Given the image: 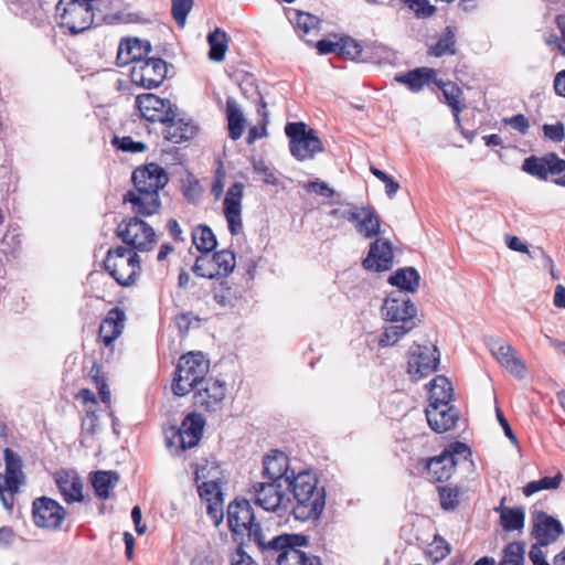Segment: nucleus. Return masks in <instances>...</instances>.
I'll use <instances>...</instances> for the list:
<instances>
[{
    "instance_id": "nucleus-2",
    "label": "nucleus",
    "mask_w": 565,
    "mask_h": 565,
    "mask_svg": "<svg viewBox=\"0 0 565 565\" xmlns=\"http://www.w3.org/2000/svg\"><path fill=\"white\" fill-rule=\"evenodd\" d=\"M291 490L295 503L290 502V512L296 520H316L326 505V492L319 487L317 476L309 470L295 472L286 483Z\"/></svg>"
},
{
    "instance_id": "nucleus-16",
    "label": "nucleus",
    "mask_w": 565,
    "mask_h": 565,
    "mask_svg": "<svg viewBox=\"0 0 565 565\" xmlns=\"http://www.w3.org/2000/svg\"><path fill=\"white\" fill-rule=\"evenodd\" d=\"M250 539L256 543L258 548L266 557L279 555L284 550H288L289 545H305L307 539L299 534H281L273 537H267L264 534L262 526H256V530L250 532Z\"/></svg>"
},
{
    "instance_id": "nucleus-8",
    "label": "nucleus",
    "mask_w": 565,
    "mask_h": 565,
    "mask_svg": "<svg viewBox=\"0 0 565 565\" xmlns=\"http://www.w3.org/2000/svg\"><path fill=\"white\" fill-rule=\"evenodd\" d=\"M285 134L289 138L291 154L299 161L312 159L317 153L323 151V146L316 130L309 128L305 122H288Z\"/></svg>"
},
{
    "instance_id": "nucleus-33",
    "label": "nucleus",
    "mask_w": 565,
    "mask_h": 565,
    "mask_svg": "<svg viewBox=\"0 0 565 565\" xmlns=\"http://www.w3.org/2000/svg\"><path fill=\"white\" fill-rule=\"evenodd\" d=\"M90 481L95 494L99 499L106 500L119 482V476L114 471H96L90 475Z\"/></svg>"
},
{
    "instance_id": "nucleus-14",
    "label": "nucleus",
    "mask_w": 565,
    "mask_h": 565,
    "mask_svg": "<svg viewBox=\"0 0 565 565\" xmlns=\"http://www.w3.org/2000/svg\"><path fill=\"white\" fill-rule=\"evenodd\" d=\"M439 358L435 345H415L408 353L407 373L417 382L437 370Z\"/></svg>"
},
{
    "instance_id": "nucleus-4",
    "label": "nucleus",
    "mask_w": 565,
    "mask_h": 565,
    "mask_svg": "<svg viewBox=\"0 0 565 565\" xmlns=\"http://www.w3.org/2000/svg\"><path fill=\"white\" fill-rule=\"evenodd\" d=\"M194 473L200 498L206 503V512L213 523L218 525L224 518V500L217 477L218 468L213 462H206L205 466L196 467Z\"/></svg>"
},
{
    "instance_id": "nucleus-49",
    "label": "nucleus",
    "mask_w": 565,
    "mask_h": 565,
    "mask_svg": "<svg viewBox=\"0 0 565 565\" xmlns=\"http://www.w3.org/2000/svg\"><path fill=\"white\" fill-rule=\"evenodd\" d=\"M460 492L458 488L445 486L439 488L440 505L444 510H454L459 502Z\"/></svg>"
},
{
    "instance_id": "nucleus-35",
    "label": "nucleus",
    "mask_w": 565,
    "mask_h": 565,
    "mask_svg": "<svg viewBox=\"0 0 565 565\" xmlns=\"http://www.w3.org/2000/svg\"><path fill=\"white\" fill-rule=\"evenodd\" d=\"M429 405L449 404L452 397V385L450 381L443 375L436 376L428 384Z\"/></svg>"
},
{
    "instance_id": "nucleus-52",
    "label": "nucleus",
    "mask_w": 565,
    "mask_h": 565,
    "mask_svg": "<svg viewBox=\"0 0 565 565\" xmlns=\"http://www.w3.org/2000/svg\"><path fill=\"white\" fill-rule=\"evenodd\" d=\"M358 206L359 205H356V204L345 203V204L340 205L337 209H333L330 212V215L338 221H348V222L352 223V221L356 220Z\"/></svg>"
},
{
    "instance_id": "nucleus-20",
    "label": "nucleus",
    "mask_w": 565,
    "mask_h": 565,
    "mask_svg": "<svg viewBox=\"0 0 565 565\" xmlns=\"http://www.w3.org/2000/svg\"><path fill=\"white\" fill-rule=\"evenodd\" d=\"M244 185L239 182L231 185L223 201V211L232 235H237L243 231L242 221V200Z\"/></svg>"
},
{
    "instance_id": "nucleus-51",
    "label": "nucleus",
    "mask_w": 565,
    "mask_h": 565,
    "mask_svg": "<svg viewBox=\"0 0 565 565\" xmlns=\"http://www.w3.org/2000/svg\"><path fill=\"white\" fill-rule=\"evenodd\" d=\"M183 195L192 202H195L198 199H200L202 194V186L200 185V182L193 178L191 173L186 171V180L184 181V184L182 186Z\"/></svg>"
},
{
    "instance_id": "nucleus-55",
    "label": "nucleus",
    "mask_w": 565,
    "mask_h": 565,
    "mask_svg": "<svg viewBox=\"0 0 565 565\" xmlns=\"http://www.w3.org/2000/svg\"><path fill=\"white\" fill-rule=\"evenodd\" d=\"M403 2L418 17H429L434 13V8L427 0H403Z\"/></svg>"
},
{
    "instance_id": "nucleus-3",
    "label": "nucleus",
    "mask_w": 565,
    "mask_h": 565,
    "mask_svg": "<svg viewBox=\"0 0 565 565\" xmlns=\"http://www.w3.org/2000/svg\"><path fill=\"white\" fill-rule=\"evenodd\" d=\"M136 106L142 118L159 125L156 132L161 138L162 151H170L171 148L166 147V143H173L177 137V113L171 102L147 93L137 96Z\"/></svg>"
},
{
    "instance_id": "nucleus-48",
    "label": "nucleus",
    "mask_w": 565,
    "mask_h": 565,
    "mask_svg": "<svg viewBox=\"0 0 565 565\" xmlns=\"http://www.w3.org/2000/svg\"><path fill=\"white\" fill-rule=\"evenodd\" d=\"M113 145L124 152L131 153L145 152L148 149V146L145 142L136 141L129 136L114 137Z\"/></svg>"
},
{
    "instance_id": "nucleus-57",
    "label": "nucleus",
    "mask_w": 565,
    "mask_h": 565,
    "mask_svg": "<svg viewBox=\"0 0 565 565\" xmlns=\"http://www.w3.org/2000/svg\"><path fill=\"white\" fill-rule=\"evenodd\" d=\"M503 122L523 135L526 134L530 127L527 118L522 114L504 118Z\"/></svg>"
},
{
    "instance_id": "nucleus-6",
    "label": "nucleus",
    "mask_w": 565,
    "mask_h": 565,
    "mask_svg": "<svg viewBox=\"0 0 565 565\" xmlns=\"http://www.w3.org/2000/svg\"><path fill=\"white\" fill-rule=\"evenodd\" d=\"M249 492L254 503L265 511L273 512L278 518L291 514L290 498L284 492L282 483L269 480L255 482Z\"/></svg>"
},
{
    "instance_id": "nucleus-28",
    "label": "nucleus",
    "mask_w": 565,
    "mask_h": 565,
    "mask_svg": "<svg viewBox=\"0 0 565 565\" xmlns=\"http://www.w3.org/2000/svg\"><path fill=\"white\" fill-rule=\"evenodd\" d=\"M150 50L151 46L148 41L137 38L121 40L117 51V65H135V63H137L139 60L145 58Z\"/></svg>"
},
{
    "instance_id": "nucleus-26",
    "label": "nucleus",
    "mask_w": 565,
    "mask_h": 565,
    "mask_svg": "<svg viewBox=\"0 0 565 565\" xmlns=\"http://www.w3.org/2000/svg\"><path fill=\"white\" fill-rule=\"evenodd\" d=\"M205 424V418L199 413L185 416L179 427V447L182 449L195 447L202 438Z\"/></svg>"
},
{
    "instance_id": "nucleus-37",
    "label": "nucleus",
    "mask_w": 565,
    "mask_h": 565,
    "mask_svg": "<svg viewBox=\"0 0 565 565\" xmlns=\"http://www.w3.org/2000/svg\"><path fill=\"white\" fill-rule=\"evenodd\" d=\"M207 43L210 45L209 58L214 62H222L225 58L228 49L227 34L221 29L216 28L207 35Z\"/></svg>"
},
{
    "instance_id": "nucleus-59",
    "label": "nucleus",
    "mask_w": 565,
    "mask_h": 565,
    "mask_svg": "<svg viewBox=\"0 0 565 565\" xmlns=\"http://www.w3.org/2000/svg\"><path fill=\"white\" fill-rule=\"evenodd\" d=\"M548 174H558L565 172V160L558 158L556 153H547Z\"/></svg>"
},
{
    "instance_id": "nucleus-45",
    "label": "nucleus",
    "mask_w": 565,
    "mask_h": 565,
    "mask_svg": "<svg viewBox=\"0 0 565 565\" xmlns=\"http://www.w3.org/2000/svg\"><path fill=\"white\" fill-rule=\"evenodd\" d=\"M455 34L448 29L447 32L429 49V54L440 57L446 54H455Z\"/></svg>"
},
{
    "instance_id": "nucleus-23",
    "label": "nucleus",
    "mask_w": 565,
    "mask_h": 565,
    "mask_svg": "<svg viewBox=\"0 0 565 565\" xmlns=\"http://www.w3.org/2000/svg\"><path fill=\"white\" fill-rule=\"evenodd\" d=\"M394 255L390 241L377 238L370 246L363 267L373 271H385L393 267Z\"/></svg>"
},
{
    "instance_id": "nucleus-25",
    "label": "nucleus",
    "mask_w": 565,
    "mask_h": 565,
    "mask_svg": "<svg viewBox=\"0 0 565 565\" xmlns=\"http://www.w3.org/2000/svg\"><path fill=\"white\" fill-rule=\"evenodd\" d=\"M563 533L561 522L544 512H539L533 519V535L541 546L555 542Z\"/></svg>"
},
{
    "instance_id": "nucleus-19",
    "label": "nucleus",
    "mask_w": 565,
    "mask_h": 565,
    "mask_svg": "<svg viewBox=\"0 0 565 565\" xmlns=\"http://www.w3.org/2000/svg\"><path fill=\"white\" fill-rule=\"evenodd\" d=\"M227 522L233 533L243 534L247 532L250 539V532L260 526L255 522L254 511L247 500H235L227 508Z\"/></svg>"
},
{
    "instance_id": "nucleus-60",
    "label": "nucleus",
    "mask_w": 565,
    "mask_h": 565,
    "mask_svg": "<svg viewBox=\"0 0 565 565\" xmlns=\"http://www.w3.org/2000/svg\"><path fill=\"white\" fill-rule=\"evenodd\" d=\"M201 319L198 316L192 313H184L179 316V330L185 329L189 330L191 328L196 329L200 327Z\"/></svg>"
},
{
    "instance_id": "nucleus-21",
    "label": "nucleus",
    "mask_w": 565,
    "mask_h": 565,
    "mask_svg": "<svg viewBox=\"0 0 565 565\" xmlns=\"http://www.w3.org/2000/svg\"><path fill=\"white\" fill-rule=\"evenodd\" d=\"M382 313L391 322L414 321L416 307L407 295L395 291L385 299Z\"/></svg>"
},
{
    "instance_id": "nucleus-63",
    "label": "nucleus",
    "mask_w": 565,
    "mask_h": 565,
    "mask_svg": "<svg viewBox=\"0 0 565 565\" xmlns=\"http://www.w3.org/2000/svg\"><path fill=\"white\" fill-rule=\"evenodd\" d=\"M193 0H179V29L184 28L186 15L192 10Z\"/></svg>"
},
{
    "instance_id": "nucleus-7",
    "label": "nucleus",
    "mask_w": 565,
    "mask_h": 565,
    "mask_svg": "<svg viewBox=\"0 0 565 565\" xmlns=\"http://www.w3.org/2000/svg\"><path fill=\"white\" fill-rule=\"evenodd\" d=\"M4 472L0 473V501L4 509L11 510L15 494L25 482V475L21 457L9 448L4 449Z\"/></svg>"
},
{
    "instance_id": "nucleus-61",
    "label": "nucleus",
    "mask_w": 565,
    "mask_h": 565,
    "mask_svg": "<svg viewBox=\"0 0 565 565\" xmlns=\"http://www.w3.org/2000/svg\"><path fill=\"white\" fill-rule=\"evenodd\" d=\"M307 189L326 198H331L334 193L333 190L329 188V185L326 182L320 180L309 182L307 184Z\"/></svg>"
},
{
    "instance_id": "nucleus-42",
    "label": "nucleus",
    "mask_w": 565,
    "mask_h": 565,
    "mask_svg": "<svg viewBox=\"0 0 565 565\" xmlns=\"http://www.w3.org/2000/svg\"><path fill=\"white\" fill-rule=\"evenodd\" d=\"M525 512L523 508H511L502 511L500 523L503 530L511 532L524 526Z\"/></svg>"
},
{
    "instance_id": "nucleus-53",
    "label": "nucleus",
    "mask_w": 565,
    "mask_h": 565,
    "mask_svg": "<svg viewBox=\"0 0 565 565\" xmlns=\"http://www.w3.org/2000/svg\"><path fill=\"white\" fill-rule=\"evenodd\" d=\"M253 170L255 173L259 174L263 178V181L267 184L275 185L277 184L278 180L270 167L266 164L264 160H256L254 159L252 161Z\"/></svg>"
},
{
    "instance_id": "nucleus-47",
    "label": "nucleus",
    "mask_w": 565,
    "mask_h": 565,
    "mask_svg": "<svg viewBox=\"0 0 565 565\" xmlns=\"http://www.w3.org/2000/svg\"><path fill=\"white\" fill-rule=\"evenodd\" d=\"M200 132V126L190 117L179 118V143L194 139Z\"/></svg>"
},
{
    "instance_id": "nucleus-9",
    "label": "nucleus",
    "mask_w": 565,
    "mask_h": 565,
    "mask_svg": "<svg viewBox=\"0 0 565 565\" xmlns=\"http://www.w3.org/2000/svg\"><path fill=\"white\" fill-rule=\"evenodd\" d=\"M210 370V362L200 351H191L179 358V396L185 395L203 379Z\"/></svg>"
},
{
    "instance_id": "nucleus-17",
    "label": "nucleus",
    "mask_w": 565,
    "mask_h": 565,
    "mask_svg": "<svg viewBox=\"0 0 565 565\" xmlns=\"http://www.w3.org/2000/svg\"><path fill=\"white\" fill-rule=\"evenodd\" d=\"M489 348L492 356L511 375L520 380L526 376V365L511 344L501 339H492Z\"/></svg>"
},
{
    "instance_id": "nucleus-22",
    "label": "nucleus",
    "mask_w": 565,
    "mask_h": 565,
    "mask_svg": "<svg viewBox=\"0 0 565 565\" xmlns=\"http://www.w3.org/2000/svg\"><path fill=\"white\" fill-rule=\"evenodd\" d=\"M294 473L289 458L282 451L271 450L263 460V477L269 481L287 483Z\"/></svg>"
},
{
    "instance_id": "nucleus-29",
    "label": "nucleus",
    "mask_w": 565,
    "mask_h": 565,
    "mask_svg": "<svg viewBox=\"0 0 565 565\" xmlns=\"http://www.w3.org/2000/svg\"><path fill=\"white\" fill-rule=\"evenodd\" d=\"M355 231L364 238H373L381 232V220L370 205H359L356 220L351 223Z\"/></svg>"
},
{
    "instance_id": "nucleus-32",
    "label": "nucleus",
    "mask_w": 565,
    "mask_h": 565,
    "mask_svg": "<svg viewBox=\"0 0 565 565\" xmlns=\"http://www.w3.org/2000/svg\"><path fill=\"white\" fill-rule=\"evenodd\" d=\"M226 118L230 138L239 139L245 129V118L238 103L233 97L226 99Z\"/></svg>"
},
{
    "instance_id": "nucleus-11",
    "label": "nucleus",
    "mask_w": 565,
    "mask_h": 565,
    "mask_svg": "<svg viewBox=\"0 0 565 565\" xmlns=\"http://www.w3.org/2000/svg\"><path fill=\"white\" fill-rule=\"evenodd\" d=\"M236 258L233 252L223 249L213 255L201 254L192 267L193 273L202 278L215 279L227 277L235 268Z\"/></svg>"
},
{
    "instance_id": "nucleus-36",
    "label": "nucleus",
    "mask_w": 565,
    "mask_h": 565,
    "mask_svg": "<svg viewBox=\"0 0 565 565\" xmlns=\"http://www.w3.org/2000/svg\"><path fill=\"white\" fill-rule=\"evenodd\" d=\"M300 545H289L288 550H284L277 556L278 565H320V559L317 556L308 555L301 550Z\"/></svg>"
},
{
    "instance_id": "nucleus-62",
    "label": "nucleus",
    "mask_w": 565,
    "mask_h": 565,
    "mask_svg": "<svg viewBox=\"0 0 565 565\" xmlns=\"http://www.w3.org/2000/svg\"><path fill=\"white\" fill-rule=\"evenodd\" d=\"M505 243L510 249L520 252V253H526L530 255L531 258H533L526 244H524L518 236L507 235Z\"/></svg>"
},
{
    "instance_id": "nucleus-43",
    "label": "nucleus",
    "mask_w": 565,
    "mask_h": 565,
    "mask_svg": "<svg viewBox=\"0 0 565 565\" xmlns=\"http://www.w3.org/2000/svg\"><path fill=\"white\" fill-rule=\"evenodd\" d=\"M562 480L563 475L557 472L554 477H544L540 480L531 481L523 488V494L531 497L542 490H555L559 487Z\"/></svg>"
},
{
    "instance_id": "nucleus-64",
    "label": "nucleus",
    "mask_w": 565,
    "mask_h": 565,
    "mask_svg": "<svg viewBox=\"0 0 565 565\" xmlns=\"http://www.w3.org/2000/svg\"><path fill=\"white\" fill-rule=\"evenodd\" d=\"M77 399H79L84 405H86V409L93 408L95 411L97 401L94 393L87 388L81 390L77 394Z\"/></svg>"
},
{
    "instance_id": "nucleus-31",
    "label": "nucleus",
    "mask_w": 565,
    "mask_h": 565,
    "mask_svg": "<svg viewBox=\"0 0 565 565\" xmlns=\"http://www.w3.org/2000/svg\"><path fill=\"white\" fill-rule=\"evenodd\" d=\"M436 71L429 67H418L405 74L397 75L395 79L406 85L413 92H419L430 82H436Z\"/></svg>"
},
{
    "instance_id": "nucleus-27",
    "label": "nucleus",
    "mask_w": 565,
    "mask_h": 565,
    "mask_svg": "<svg viewBox=\"0 0 565 565\" xmlns=\"http://www.w3.org/2000/svg\"><path fill=\"white\" fill-rule=\"evenodd\" d=\"M55 482L61 495L67 503L82 502L83 481L75 471L62 470L56 472Z\"/></svg>"
},
{
    "instance_id": "nucleus-15",
    "label": "nucleus",
    "mask_w": 565,
    "mask_h": 565,
    "mask_svg": "<svg viewBox=\"0 0 565 565\" xmlns=\"http://www.w3.org/2000/svg\"><path fill=\"white\" fill-rule=\"evenodd\" d=\"M193 405L211 412L215 411L226 396V384L214 377H205L194 387Z\"/></svg>"
},
{
    "instance_id": "nucleus-5",
    "label": "nucleus",
    "mask_w": 565,
    "mask_h": 565,
    "mask_svg": "<svg viewBox=\"0 0 565 565\" xmlns=\"http://www.w3.org/2000/svg\"><path fill=\"white\" fill-rule=\"evenodd\" d=\"M140 259L136 252L118 246L107 252L105 269L121 286L135 284L140 271Z\"/></svg>"
},
{
    "instance_id": "nucleus-24",
    "label": "nucleus",
    "mask_w": 565,
    "mask_h": 565,
    "mask_svg": "<svg viewBox=\"0 0 565 565\" xmlns=\"http://www.w3.org/2000/svg\"><path fill=\"white\" fill-rule=\"evenodd\" d=\"M425 414L430 428L439 434L452 429L459 418L458 411L449 404L429 405Z\"/></svg>"
},
{
    "instance_id": "nucleus-54",
    "label": "nucleus",
    "mask_w": 565,
    "mask_h": 565,
    "mask_svg": "<svg viewBox=\"0 0 565 565\" xmlns=\"http://www.w3.org/2000/svg\"><path fill=\"white\" fill-rule=\"evenodd\" d=\"M97 416L93 408L86 409V416L82 423L83 440L84 443L88 436H93L96 433Z\"/></svg>"
},
{
    "instance_id": "nucleus-40",
    "label": "nucleus",
    "mask_w": 565,
    "mask_h": 565,
    "mask_svg": "<svg viewBox=\"0 0 565 565\" xmlns=\"http://www.w3.org/2000/svg\"><path fill=\"white\" fill-rule=\"evenodd\" d=\"M192 243L202 254L211 253L216 246V238L207 226H199L192 232Z\"/></svg>"
},
{
    "instance_id": "nucleus-56",
    "label": "nucleus",
    "mask_w": 565,
    "mask_h": 565,
    "mask_svg": "<svg viewBox=\"0 0 565 565\" xmlns=\"http://www.w3.org/2000/svg\"><path fill=\"white\" fill-rule=\"evenodd\" d=\"M231 565H258L242 546H237L230 556Z\"/></svg>"
},
{
    "instance_id": "nucleus-44",
    "label": "nucleus",
    "mask_w": 565,
    "mask_h": 565,
    "mask_svg": "<svg viewBox=\"0 0 565 565\" xmlns=\"http://www.w3.org/2000/svg\"><path fill=\"white\" fill-rule=\"evenodd\" d=\"M522 170L533 177L546 180L548 177L547 154L543 157L531 156L523 161Z\"/></svg>"
},
{
    "instance_id": "nucleus-46",
    "label": "nucleus",
    "mask_w": 565,
    "mask_h": 565,
    "mask_svg": "<svg viewBox=\"0 0 565 565\" xmlns=\"http://www.w3.org/2000/svg\"><path fill=\"white\" fill-rule=\"evenodd\" d=\"M523 545L513 542L505 546L503 556L499 565H523Z\"/></svg>"
},
{
    "instance_id": "nucleus-38",
    "label": "nucleus",
    "mask_w": 565,
    "mask_h": 565,
    "mask_svg": "<svg viewBox=\"0 0 565 565\" xmlns=\"http://www.w3.org/2000/svg\"><path fill=\"white\" fill-rule=\"evenodd\" d=\"M414 321H399L387 327L380 337L379 344L381 347L394 345L402 337L413 330Z\"/></svg>"
},
{
    "instance_id": "nucleus-10",
    "label": "nucleus",
    "mask_w": 565,
    "mask_h": 565,
    "mask_svg": "<svg viewBox=\"0 0 565 565\" xmlns=\"http://www.w3.org/2000/svg\"><path fill=\"white\" fill-rule=\"evenodd\" d=\"M469 448L462 443L451 444L440 455L433 457L426 462V470L429 479L435 482H443L452 476L459 460H468Z\"/></svg>"
},
{
    "instance_id": "nucleus-30",
    "label": "nucleus",
    "mask_w": 565,
    "mask_h": 565,
    "mask_svg": "<svg viewBox=\"0 0 565 565\" xmlns=\"http://www.w3.org/2000/svg\"><path fill=\"white\" fill-rule=\"evenodd\" d=\"M126 321L125 312L119 308L108 311L99 327V339L106 345H110L124 331Z\"/></svg>"
},
{
    "instance_id": "nucleus-1",
    "label": "nucleus",
    "mask_w": 565,
    "mask_h": 565,
    "mask_svg": "<svg viewBox=\"0 0 565 565\" xmlns=\"http://www.w3.org/2000/svg\"><path fill=\"white\" fill-rule=\"evenodd\" d=\"M131 178L135 191H129L125 201L131 204L136 214L153 215L160 207L159 191L169 181L166 170L152 162L135 169Z\"/></svg>"
},
{
    "instance_id": "nucleus-12",
    "label": "nucleus",
    "mask_w": 565,
    "mask_h": 565,
    "mask_svg": "<svg viewBox=\"0 0 565 565\" xmlns=\"http://www.w3.org/2000/svg\"><path fill=\"white\" fill-rule=\"evenodd\" d=\"M117 234L125 244L138 252H148L156 244L153 228L138 217L122 221L117 227Z\"/></svg>"
},
{
    "instance_id": "nucleus-39",
    "label": "nucleus",
    "mask_w": 565,
    "mask_h": 565,
    "mask_svg": "<svg viewBox=\"0 0 565 565\" xmlns=\"http://www.w3.org/2000/svg\"><path fill=\"white\" fill-rule=\"evenodd\" d=\"M316 47H317L319 54H322V55L333 53V52H339L340 54H348V55H351L352 57L360 55V53L362 51L360 45L354 41H350L343 45H340V43H338V42H332L329 40H320L316 43Z\"/></svg>"
},
{
    "instance_id": "nucleus-34",
    "label": "nucleus",
    "mask_w": 565,
    "mask_h": 565,
    "mask_svg": "<svg viewBox=\"0 0 565 565\" xmlns=\"http://www.w3.org/2000/svg\"><path fill=\"white\" fill-rule=\"evenodd\" d=\"M419 274L414 267L399 268L388 278V282L401 292H415L419 287Z\"/></svg>"
},
{
    "instance_id": "nucleus-13",
    "label": "nucleus",
    "mask_w": 565,
    "mask_h": 565,
    "mask_svg": "<svg viewBox=\"0 0 565 565\" xmlns=\"http://www.w3.org/2000/svg\"><path fill=\"white\" fill-rule=\"evenodd\" d=\"M167 63L161 58L148 57L139 60L130 71L131 82L146 89L160 86L167 77Z\"/></svg>"
},
{
    "instance_id": "nucleus-41",
    "label": "nucleus",
    "mask_w": 565,
    "mask_h": 565,
    "mask_svg": "<svg viewBox=\"0 0 565 565\" xmlns=\"http://www.w3.org/2000/svg\"><path fill=\"white\" fill-rule=\"evenodd\" d=\"M441 89L446 103L451 107L452 114L457 120H459V114L461 111L460 99L462 90L454 83L435 82Z\"/></svg>"
},
{
    "instance_id": "nucleus-58",
    "label": "nucleus",
    "mask_w": 565,
    "mask_h": 565,
    "mask_svg": "<svg viewBox=\"0 0 565 565\" xmlns=\"http://www.w3.org/2000/svg\"><path fill=\"white\" fill-rule=\"evenodd\" d=\"M543 132L547 139H551L552 141H555V142H559L564 138L563 124H561V122H557L555 125L545 124L543 126Z\"/></svg>"
},
{
    "instance_id": "nucleus-50",
    "label": "nucleus",
    "mask_w": 565,
    "mask_h": 565,
    "mask_svg": "<svg viewBox=\"0 0 565 565\" xmlns=\"http://www.w3.org/2000/svg\"><path fill=\"white\" fill-rule=\"evenodd\" d=\"M320 20L318 17L307 12H298L296 18V25L299 31L309 34L319 29Z\"/></svg>"
},
{
    "instance_id": "nucleus-18",
    "label": "nucleus",
    "mask_w": 565,
    "mask_h": 565,
    "mask_svg": "<svg viewBox=\"0 0 565 565\" xmlns=\"http://www.w3.org/2000/svg\"><path fill=\"white\" fill-rule=\"evenodd\" d=\"M66 516L64 508L55 500L43 497L33 502L34 523L43 529L56 530Z\"/></svg>"
}]
</instances>
